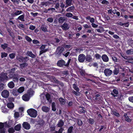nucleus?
Here are the masks:
<instances>
[{
    "mask_svg": "<svg viewBox=\"0 0 133 133\" xmlns=\"http://www.w3.org/2000/svg\"><path fill=\"white\" fill-rule=\"evenodd\" d=\"M112 60L114 62H118V59L116 57L114 56L112 57Z\"/></svg>",
    "mask_w": 133,
    "mask_h": 133,
    "instance_id": "nucleus-55",
    "label": "nucleus"
},
{
    "mask_svg": "<svg viewBox=\"0 0 133 133\" xmlns=\"http://www.w3.org/2000/svg\"><path fill=\"white\" fill-rule=\"evenodd\" d=\"M8 45L6 44H2L1 45V48L4 49H6L8 46Z\"/></svg>",
    "mask_w": 133,
    "mask_h": 133,
    "instance_id": "nucleus-43",
    "label": "nucleus"
},
{
    "mask_svg": "<svg viewBox=\"0 0 133 133\" xmlns=\"http://www.w3.org/2000/svg\"><path fill=\"white\" fill-rule=\"evenodd\" d=\"M14 131L15 130L13 128H11L9 129V133H13Z\"/></svg>",
    "mask_w": 133,
    "mask_h": 133,
    "instance_id": "nucleus-46",
    "label": "nucleus"
},
{
    "mask_svg": "<svg viewBox=\"0 0 133 133\" xmlns=\"http://www.w3.org/2000/svg\"><path fill=\"white\" fill-rule=\"evenodd\" d=\"M85 55L83 54H80L78 57V60L80 62H83L85 60Z\"/></svg>",
    "mask_w": 133,
    "mask_h": 133,
    "instance_id": "nucleus-7",
    "label": "nucleus"
},
{
    "mask_svg": "<svg viewBox=\"0 0 133 133\" xmlns=\"http://www.w3.org/2000/svg\"><path fill=\"white\" fill-rule=\"evenodd\" d=\"M25 38L26 40L29 42H30L32 41L31 39L28 36H26Z\"/></svg>",
    "mask_w": 133,
    "mask_h": 133,
    "instance_id": "nucleus-54",
    "label": "nucleus"
},
{
    "mask_svg": "<svg viewBox=\"0 0 133 133\" xmlns=\"http://www.w3.org/2000/svg\"><path fill=\"white\" fill-rule=\"evenodd\" d=\"M104 72L105 75L107 76H110L112 73V70L109 68L105 69L104 70Z\"/></svg>",
    "mask_w": 133,
    "mask_h": 133,
    "instance_id": "nucleus-4",
    "label": "nucleus"
},
{
    "mask_svg": "<svg viewBox=\"0 0 133 133\" xmlns=\"http://www.w3.org/2000/svg\"><path fill=\"white\" fill-rule=\"evenodd\" d=\"M8 55V54L5 52H3L1 53V57L3 58L6 57Z\"/></svg>",
    "mask_w": 133,
    "mask_h": 133,
    "instance_id": "nucleus-48",
    "label": "nucleus"
},
{
    "mask_svg": "<svg viewBox=\"0 0 133 133\" xmlns=\"http://www.w3.org/2000/svg\"><path fill=\"white\" fill-rule=\"evenodd\" d=\"M4 87V85L2 83L0 84V90H2Z\"/></svg>",
    "mask_w": 133,
    "mask_h": 133,
    "instance_id": "nucleus-58",
    "label": "nucleus"
},
{
    "mask_svg": "<svg viewBox=\"0 0 133 133\" xmlns=\"http://www.w3.org/2000/svg\"><path fill=\"white\" fill-rule=\"evenodd\" d=\"M78 125L79 126L82 125L83 124L82 121L80 119L78 120Z\"/></svg>",
    "mask_w": 133,
    "mask_h": 133,
    "instance_id": "nucleus-60",
    "label": "nucleus"
},
{
    "mask_svg": "<svg viewBox=\"0 0 133 133\" xmlns=\"http://www.w3.org/2000/svg\"><path fill=\"white\" fill-rule=\"evenodd\" d=\"M85 71L84 70H81L80 71V73L81 75L83 76H85Z\"/></svg>",
    "mask_w": 133,
    "mask_h": 133,
    "instance_id": "nucleus-63",
    "label": "nucleus"
},
{
    "mask_svg": "<svg viewBox=\"0 0 133 133\" xmlns=\"http://www.w3.org/2000/svg\"><path fill=\"white\" fill-rule=\"evenodd\" d=\"M30 97L28 94H25L23 96L22 98L24 101H27L29 100Z\"/></svg>",
    "mask_w": 133,
    "mask_h": 133,
    "instance_id": "nucleus-9",
    "label": "nucleus"
},
{
    "mask_svg": "<svg viewBox=\"0 0 133 133\" xmlns=\"http://www.w3.org/2000/svg\"><path fill=\"white\" fill-rule=\"evenodd\" d=\"M7 74L6 73H2L0 74V80L1 81H3L4 80L7 79L8 77L6 76Z\"/></svg>",
    "mask_w": 133,
    "mask_h": 133,
    "instance_id": "nucleus-5",
    "label": "nucleus"
},
{
    "mask_svg": "<svg viewBox=\"0 0 133 133\" xmlns=\"http://www.w3.org/2000/svg\"><path fill=\"white\" fill-rule=\"evenodd\" d=\"M6 132V129L4 127L0 129V133H5Z\"/></svg>",
    "mask_w": 133,
    "mask_h": 133,
    "instance_id": "nucleus-49",
    "label": "nucleus"
},
{
    "mask_svg": "<svg viewBox=\"0 0 133 133\" xmlns=\"http://www.w3.org/2000/svg\"><path fill=\"white\" fill-rule=\"evenodd\" d=\"M28 65V64L26 63L21 64H20V67L22 69H23L26 66Z\"/></svg>",
    "mask_w": 133,
    "mask_h": 133,
    "instance_id": "nucleus-38",
    "label": "nucleus"
},
{
    "mask_svg": "<svg viewBox=\"0 0 133 133\" xmlns=\"http://www.w3.org/2000/svg\"><path fill=\"white\" fill-rule=\"evenodd\" d=\"M9 56L11 59L14 58L15 56V54L14 53H12L10 54Z\"/></svg>",
    "mask_w": 133,
    "mask_h": 133,
    "instance_id": "nucleus-52",
    "label": "nucleus"
},
{
    "mask_svg": "<svg viewBox=\"0 0 133 133\" xmlns=\"http://www.w3.org/2000/svg\"><path fill=\"white\" fill-rule=\"evenodd\" d=\"M64 49L62 46H58L56 49L55 52V54L56 55H59L64 51Z\"/></svg>",
    "mask_w": 133,
    "mask_h": 133,
    "instance_id": "nucleus-3",
    "label": "nucleus"
},
{
    "mask_svg": "<svg viewBox=\"0 0 133 133\" xmlns=\"http://www.w3.org/2000/svg\"><path fill=\"white\" fill-rule=\"evenodd\" d=\"M2 111L4 113H7L8 112V109L6 108L5 107H3L2 108Z\"/></svg>",
    "mask_w": 133,
    "mask_h": 133,
    "instance_id": "nucleus-29",
    "label": "nucleus"
},
{
    "mask_svg": "<svg viewBox=\"0 0 133 133\" xmlns=\"http://www.w3.org/2000/svg\"><path fill=\"white\" fill-rule=\"evenodd\" d=\"M75 10V7L74 6H72L68 8L66 10L68 12H73Z\"/></svg>",
    "mask_w": 133,
    "mask_h": 133,
    "instance_id": "nucleus-8",
    "label": "nucleus"
},
{
    "mask_svg": "<svg viewBox=\"0 0 133 133\" xmlns=\"http://www.w3.org/2000/svg\"><path fill=\"white\" fill-rule=\"evenodd\" d=\"M23 127L26 130L29 129L30 128V124L27 122H24L23 124Z\"/></svg>",
    "mask_w": 133,
    "mask_h": 133,
    "instance_id": "nucleus-11",
    "label": "nucleus"
},
{
    "mask_svg": "<svg viewBox=\"0 0 133 133\" xmlns=\"http://www.w3.org/2000/svg\"><path fill=\"white\" fill-rule=\"evenodd\" d=\"M50 2L49 1H47L46 2H42L41 3V5L42 6H46L48 5H49L50 4Z\"/></svg>",
    "mask_w": 133,
    "mask_h": 133,
    "instance_id": "nucleus-22",
    "label": "nucleus"
},
{
    "mask_svg": "<svg viewBox=\"0 0 133 133\" xmlns=\"http://www.w3.org/2000/svg\"><path fill=\"white\" fill-rule=\"evenodd\" d=\"M18 26L20 28H25V25L22 24H19L18 25Z\"/></svg>",
    "mask_w": 133,
    "mask_h": 133,
    "instance_id": "nucleus-57",
    "label": "nucleus"
},
{
    "mask_svg": "<svg viewBox=\"0 0 133 133\" xmlns=\"http://www.w3.org/2000/svg\"><path fill=\"white\" fill-rule=\"evenodd\" d=\"M45 97L47 100L48 101L49 103H51L52 102V100L51 99V96L49 94H47L45 95Z\"/></svg>",
    "mask_w": 133,
    "mask_h": 133,
    "instance_id": "nucleus-17",
    "label": "nucleus"
},
{
    "mask_svg": "<svg viewBox=\"0 0 133 133\" xmlns=\"http://www.w3.org/2000/svg\"><path fill=\"white\" fill-rule=\"evenodd\" d=\"M73 127L72 126H71L69 127L67 133H72L73 132Z\"/></svg>",
    "mask_w": 133,
    "mask_h": 133,
    "instance_id": "nucleus-35",
    "label": "nucleus"
},
{
    "mask_svg": "<svg viewBox=\"0 0 133 133\" xmlns=\"http://www.w3.org/2000/svg\"><path fill=\"white\" fill-rule=\"evenodd\" d=\"M10 92L11 94H12L14 96H16L17 95V92L16 89L11 90H10Z\"/></svg>",
    "mask_w": 133,
    "mask_h": 133,
    "instance_id": "nucleus-18",
    "label": "nucleus"
},
{
    "mask_svg": "<svg viewBox=\"0 0 133 133\" xmlns=\"http://www.w3.org/2000/svg\"><path fill=\"white\" fill-rule=\"evenodd\" d=\"M15 84L13 82L11 81L9 83V88L12 89L14 87Z\"/></svg>",
    "mask_w": 133,
    "mask_h": 133,
    "instance_id": "nucleus-30",
    "label": "nucleus"
},
{
    "mask_svg": "<svg viewBox=\"0 0 133 133\" xmlns=\"http://www.w3.org/2000/svg\"><path fill=\"white\" fill-rule=\"evenodd\" d=\"M61 27L63 30L66 31L69 29L70 26L67 23L65 22Z\"/></svg>",
    "mask_w": 133,
    "mask_h": 133,
    "instance_id": "nucleus-6",
    "label": "nucleus"
},
{
    "mask_svg": "<svg viewBox=\"0 0 133 133\" xmlns=\"http://www.w3.org/2000/svg\"><path fill=\"white\" fill-rule=\"evenodd\" d=\"M101 3L102 4H109V2L106 0H103L102 2Z\"/></svg>",
    "mask_w": 133,
    "mask_h": 133,
    "instance_id": "nucleus-64",
    "label": "nucleus"
},
{
    "mask_svg": "<svg viewBox=\"0 0 133 133\" xmlns=\"http://www.w3.org/2000/svg\"><path fill=\"white\" fill-rule=\"evenodd\" d=\"M24 16L23 15H22L19 16L17 19H18L21 20L22 21H24Z\"/></svg>",
    "mask_w": 133,
    "mask_h": 133,
    "instance_id": "nucleus-36",
    "label": "nucleus"
},
{
    "mask_svg": "<svg viewBox=\"0 0 133 133\" xmlns=\"http://www.w3.org/2000/svg\"><path fill=\"white\" fill-rule=\"evenodd\" d=\"M25 88L23 87H21L19 88L17 90V92L21 94L22 93L24 90Z\"/></svg>",
    "mask_w": 133,
    "mask_h": 133,
    "instance_id": "nucleus-23",
    "label": "nucleus"
},
{
    "mask_svg": "<svg viewBox=\"0 0 133 133\" xmlns=\"http://www.w3.org/2000/svg\"><path fill=\"white\" fill-rule=\"evenodd\" d=\"M28 114L31 117L35 118L37 115V111L33 109H28L27 111Z\"/></svg>",
    "mask_w": 133,
    "mask_h": 133,
    "instance_id": "nucleus-2",
    "label": "nucleus"
},
{
    "mask_svg": "<svg viewBox=\"0 0 133 133\" xmlns=\"http://www.w3.org/2000/svg\"><path fill=\"white\" fill-rule=\"evenodd\" d=\"M34 91L31 89H30L27 92L28 95L30 97L32 96L34 94Z\"/></svg>",
    "mask_w": 133,
    "mask_h": 133,
    "instance_id": "nucleus-16",
    "label": "nucleus"
},
{
    "mask_svg": "<svg viewBox=\"0 0 133 133\" xmlns=\"http://www.w3.org/2000/svg\"><path fill=\"white\" fill-rule=\"evenodd\" d=\"M71 60V59H69L68 62L66 63L65 62L64 60L62 59L58 61L57 64L58 66L61 67H63L64 66H69Z\"/></svg>",
    "mask_w": 133,
    "mask_h": 133,
    "instance_id": "nucleus-1",
    "label": "nucleus"
},
{
    "mask_svg": "<svg viewBox=\"0 0 133 133\" xmlns=\"http://www.w3.org/2000/svg\"><path fill=\"white\" fill-rule=\"evenodd\" d=\"M65 16L68 18H71L72 17L73 15L70 12H68L66 13Z\"/></svg>",
    "mask_w": 133,
    "mask_h": 133,
    "instance_id": "nucleus-37",
    "label": "nucleus"
},
{
    "mask_svg": "<svg viewBox=\"0 0 133 133\" xmlns=\"http://www.w3.org/2000/svg\"><path fill=\"white\" fill-rule=\"evenodd\" d=\"M33 43L35 44H37L39 43V42L37 40L34 39L33 41Z\"/></svg>",
    "mask_w": 133,
    "mask_h": 133,
    "instance_id": "nucleus-59",
    "label": "nucleus"
},
{
    "mask_svg": "<svg viewBox=\"0 0 133 133\" xmlns=\"http://www.w3.org/2000/svg\"><path fill=\"white\" fill-rule=\"evenodd\" d=\"M95 56L96 58L97 59H100L101 58V56L97 54H96L95 55Z\"/></svg>",
    "mask_w": 133,
    "mask_h": 133,
    "instance_id": "nucleus-45",
    "label": "nucleus"
},
{
    "mask_svg": "<svg viewBox=\"0 0 133 133\" xmlns=\"http://www.w3.org/2000/svg\"><path fill=\"white\" fill-rule=\"evenodd\" d=\"M79 111L81 112L84 113L85 112V110H84V108L81 107H79L78 109Z\"/></svg>",
    "mask_w": 133,
    "mask_h": 133,
    "instance_id": "nucleus-39",
    "label": "nucleus"
},
{
    "mask_svg": "<svg viewBox=\"0 0 133 133\" xmlns=\"http://www.w3.org/2000/svg\"><path fill=\"white\" fill-rule=\"evenodd\" d=\"M79 91H75L74 90H72V92L74 94V95H76L77 96H79L80 95L81 93L79 92Z\"/></svg>",
    "mask_w": 133,
    "mask_h": 133,
    "instance_id": "nucleus-32",
    "label": "nucleus"
},
{
    "mask_svg": "<svg viewBox=\"0 0 133 133\" xmlns=\"http://www.w3.org/2000/svg\"><path fill=\"white\" fill-rule=\"evenodd\" d=\"M95 122V121L92 118H90L89 119V122L91 124H93Z\"/></svg>",
    "mask_w": 133,
    "mask_h": 133,
    "instance_id": "nucleus-44",
    "label": "nucleus"
},
{
    "mask_svg": "<svg viewBox=\"0 0 133 133\" xmlns=\"http://www.w3.org/2000/svg\"><path fill=\"white\" fill-rule=\"evenodd\" d=\"M17 59L19 62H24L27 61L26 60H24L23 57H22L17 58Z\"/></svg>",
    "mask_w": 133,
    "mask_h": 133,
    "instance_id": "nucleus-27",
    "label": "nucleus"
},
{
    "mask_svg": "<svg viewBox=\"0 0 133 133\" xmlns=\"http://www.w3.org/2000/svg\"><path fill=\"white\" fill-rule=\"evenodd\" d=\"M52 78L54 81L55 82L57 83H59V82L58 80L55 77H52Z\"/></svg>",
    "mask_w": 133,
    "mask_h": 133,
    "instance_id": "nucleus-53",
    "label": "nucleus"
},
{
    "mask_svg": "<svg viewBox=\"0 0 133 133\" xmlns=\"http://www.w3.org/2000/svg\"><path fill=\"white\" fill-rule=\"evenodd\" d=\"M65 20V18L64 17H60L58 20L59 22V23H63Z\"/></svg>",
    "mask_w": 133,
    "mask_h": 133,
    "instance_id": "nucleus-28",
    "label": "nucleus"
},
{
    "mask_svg": "<svg viewBox=\"0 0 133 133\" xmlns=\"http://www.w3.org/2000/svg\"><path fill=\"white\" fill-rule=\"evenodd\" d=\"M1 95L4 98L7 97L8 96V92L7 90H4L2 92Z\"/></svg>",
    "mask_w": 133,
    "mask_h": 133,
    "instance_id": "nucleus-12",
    "label": "nucleus"
},
{
    "mask_svg": "<svg viewBox=\"0 0 133 133\" xmlns=\"http://www.w3.org/2000/svg\"><path fill=\"white\" fill-rule=\"evenodd\" d=\"M21 128V124H18L15 127V129L16 130L19 131L20 130Z\"/></svg>",
    "mask_w": 133,
    "mask_h": 133,
    "instance_id": "nucleus-33",
    "label": "nucleus"
},
{
    "mask_svg": "<svg viewBox=\"0 0 133 133\" xmlns=\"http://www.w3.org/2000/svg\"><path fill=\"white\" fill-rule=\"evenodd\" d=\"M128 99L130 101L133 103V96H131L129 97Z\"/></svg>",
    "mask_w": 133,
    "mask_h": 133,
    "instance_id": "nucleus-62",
    "label": "nucleus"
},
{
    "mask_svg": "<svg viewBox=\"0 0 133 133\" xmlns=\"http://www.w3.org/2000/svg\"><path fill=\"white\" fill-rule=\"evenodd\" d=\"M59 101L62 104H64L65 103V100L62 98L60 97L59 98Z\"/></svg>",
    "mask_w": 133,
    "mask_h": 133,
    "instance_id": "nucleus-31",
    "label": "nucleus"
},
{
    "mask_svg": "<svg viewBox=\"0 0 133 133\" xmlns=\"http://www.w3.org/2000/svg\"><path fill=\"white\" fill-rule=\"evenodd\" d=\"M118 94V92L117 90L116 89L113 90L112 92L111 93V94L113 97L116 98V97L117 96V95Z\"/></svg>",
    "mask_w": 133,
    "mask_h": 133,
    "instance_id": "nucleus-10",
    "label": "nucleus"
},
{
    "mask_svg": "<svg viewBox=\"0 0 133 133\" xmlns=\"http://www.w3.org/2000/svg\"><path fill=\"white\" fill-rule=\"evenodd\" d=\"M22 12V11L21 10H17L14 13L12 14V15L14 16L18 15L21 14Z\"/></svg>",
    "mask_w": 133,
    "mask_h": 133,
    "instance_id": "nucleus-26",
    "label": "nucleus"
},
{
    "mask_svg": "<svg viewBox=\"0 0 133 133\" xmlns=\"http://www.w3.org/2000/svg\"><path fill=\"white\" fill-rule=\"evenodd\" d=\"M14 3H16L17 4H19L21 2L19 0H11Z\"/></svg>",
    "mask_w": 133,
    "mask_h": 133,
    "instance_id": "nucleus-51",
    "label": "nucleus"
},
{
    "mask_svg": "<svg viewBox=\"0 0 133 133\" xmlns=\"http://www.w3.org/2000/svg\"><path fill=\"white\" fill-rule=\"evenodd\" d=\"M119 72V70L118 69L115 68L114 70L113 71V72L114 75H117Z\"/></svg>",
    "mask_w": 133,
    "mask_h": 133,
    "instance_id": "nucleus-40",
    "label": "nucleus"
},
{
    "mask_svg": "<svg viewBox=\"0 0 133 133\" xmlns=\"http://www.w3.org/2000/svg\"><path fill=\"white\" fill-rule=\"evenodd\" d=\"M14 116L15 118H17L19 117V113L17 112H15L14 114Z\"/></svg>",
    "mask_w": 133,
    "mask_h": 133,
    "instance_id": "nucleus-47",
    "label": "nucleus"
},
{
    "mask_svg": "<svg viewBox=\"0 0 133 133\" xmlns=\"http://www.w3.org/2000/svg\"><path fill=\"white\" fill-rule=\"evenodd\" d=\"M14 107V105L12 102L9 103V108L13 109Z\"/></svg>",
    "mask_w": 133,
    "mask_h": 133,
    "instance_id": "nucleus-42",
    "label": "nucleus"
},
{
    "mask_svg": "<svg viewBox=\"0 0 133 133\" xmlns=\"http://www.w3.org/2000/svg\"><path fill=\"white\" fill-rule=\"evenodd\" d=\"M40 28V29L44 32H48V30L47 28L43 25L41 26Z\"/></svg>",
    "mask_w": 133,
    "mask_h": 133,
    "instance_id": "nucleus-25",
    "label": "nucleus"
},
{
    "mask_svg": "<svg viewBox=\"0 0 133 133\" xmlns=\"http://www.w3.org/2000/svg\"><path fill=\"white\" fill-rule=\"evenodd\" d=\"M42 109L43 111L46 112H48L49 110V108L46 106H43Z\"/></svg>",
    "mask_w": 133,
    "mask_h": 133,
    "instance_id": "nucleus-21",
    "label": "nucleus"
},
{
    "mask_svg": "<svg viewBox=\"0 0 133 133\" xmlns=\"http://www.w3.org/2000/svg\"><path fill=\"white\" fill-rule=\"evenodd\" d=\"M103 61L104 62H107L109 61V59L108 57L105 54L103 55L101 57Z\"/></svg>",
    "mask_w": 133,
    "mask_h": 133,
    "instance_id": "nucleus-14",
    "label": "nucleus"
},
{
    "mask_svg": "<svg viewBox=\"0 0 133 133\" xmlns=\"http://www.w3.org/2000/svg\"><path fill=\"white\" fill-rule=\"evenodd\" d=\"M48 50V49H45V50H41V51H40L39 55H40L42 54L43 53H45V52L47 51Z\"/></svg>",
    "mask_w": 133,
    "mask_h": 133,
    "instance_id": "nucleus-50",
    "label": "nucleus"
},
{
    "mask_svg": "<svg viewBox=\"0 0 133 133\" xmlns=\"http://www.w3.org/2000/svg\"><path fill=\"white\" fill-rule=\"evenodd\" d=\"M132 49H130L127 50L126 52V53L128 55H129L132 54Z\"/></svg>",
    "mask_w": 133,
    "mask_h": 133,
    "instance_id": "nucleus-41",
    "label": "nucleus"
},
{
    "mask_svg": "<svg viewBox=\"0 0 133 133\" xmlns=\"http://www.w3.org/2000/svg\"><path fill=\"white\" fill-rule=\"evenodd\" d=\"M45 45H42L40 48L41 50H45V49H44L45 48Z\"/></svg>",
    "mask_w": 133,
    "mask_h": 133,
    "instance_id": "nucleus-61",
    "label": "nucleus"
},
{
    "mask_svg": "<svg viewBox=\"0 0 133 133\" xmlns=\"http://www.w3.org/2000/svg\"><path fill=\"white\" fill-rule=\"evenodd\" d=\"M27 54V55L32 58H35L36 57V56L31 51H28Z\"/></svg>",
    "mask_w": 133,
    "mask_h": 133,
    "instance_id": "nucleus-19",
    "label": "nucleus"
},
{
    "mask_svg": "<svg viewBox=\"0 0 133 133\" xmlns=\"http://www.w3.org/2000/svg\"><path fill=\"white\" fill-rule=\"evenodd\" d=\"M8 126V124L7 122H5L4 123H2L0 122V129L4 127L5 128L7 127Z\"/></svg>",
    "mask_w": 133,
    "mask_h": 133,
    "instance_id": "nucleus-15",
    "label": "nucleus"
},
{
    "mask_svg": "<svg viewBox=\"0 0 133 133\" xmlns=\"http://www.w3.org/2000/svg\"><path fill=\"white\" fill-rule=\"evenodd\" d=\"M85 58L86 60L89 62H90L92 60V58L90 55H87Z\"/></svg>",
    "mask_w": 133,
    "mask_h": 133,
    "instance_id": "nucleus-20",
    "label": "nucleus"
},
{
    "mask_svg": "<svg viewBox=\"0 0 133 133\" xmlns=\"http://www.w3.org/2000/svg\"><path fill=\"white\" fill-rule=\"evenodd\" d=\"M64 124V122L62 120H60L57 124V126L58 127H61L63 126Z\"/></svg>",
    "mask_w": 133,
    "mask_h": 133,
    "instance_id": "nucleus-24",
    "label": "nucleus"
},
{
    "mask_svg": "<svg viewBox=\"0 0 133 133\" xmlns=\"http://www.w3.org/2000/svg\"><path fill=\"white\" fill-rule=\"evenodd\" d=\"M73 0H66L65 3L66 6H65V8H67L69 6H71L72 5V2Z\"/></svg>",
    "mask_w": 133,
    "mask_h": 133,
    "instance_id": "nucleus-13",
    "label": "nucleus"
},
{
    "mask_svg": "<svg viewBox=\"0 0 133 133\" xmlns=\"http://www.w3.org/2000/svg\"><path fill=\"white\" fill-rule=\"evenodd\" d=\"M72 87L76 91H79L80 89L78 88L76 85L75 84H74L72 85Z\"/></svg>",
    "mask_w": 133,
    "mask_h": 133,
    "instance_id": "nucleus-34",
    "label": "nucleus"
},
{
    "mask_svg": "<svg viewBox=\"0 0 133 133\" xmlns=\"http://www.w3.org/2000/svg\"><path fill=\"white\" fill-rule=\"evenodd\" d=\"M47 21L48 22L51 23L53 21V19L52 18H48Z\"/></svg>",
    "mask_w": 133,
    "mask_h": 133,
    "instance_id": "nucleus-56",
    "label": "nucleus"
}]
</instances>
